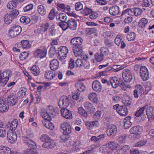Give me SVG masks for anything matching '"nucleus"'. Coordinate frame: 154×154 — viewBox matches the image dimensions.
Here are the masks:
<instances>
[{
  "label": "nucleus",
  "mask_w": 154,
  "mask_h": 154,
  "mask_svg": "<svg viewBox=\"0 0 154 154\" xmlns=\"http://www.w3.org/2000/svg\"><path fill=\"white\" fill-rule=\"evenodd\" d=\"M142 131V128L140 125L133 127L129 130L130 134L128 137L132 140L137 139L140 137Z\"/></svg>",
  "instance_id": "obj_1"
},
{
  "label": "nucleus",
  "mask_w": 154,
  "mask_h": 154,
  "mask_svg": "<svg viewBox=\"0 0 154 154\" xmlns=\"http://www.w3.org/2000/svg\"><path fill=\"white\" fill-rule=\"evenodd\" d=\"M27 136L23 137L24 142L27 145H30L32 146L35 147L36 143L33 141L32 139L33 137V134L29 132H27Z\"/></svg>",
  "instance_id": "obj_2"
},
{
  "label": "nucleus",
  "mask_w": 154,
  "mask_h": 154,
  "mask_svg": "<svg viewBox=\"0 0 154 154\" xmlns=\"http://www.w3.org/2000/svg\"><path fill=\"white\" fill-rule=\"evenodd\" d=\"M117 131L116 126L114 125H111L107 127L106 133L108 136L112 138L115 136Z\"/></svg>",
  "instance_id": "obj_3"
},
{
  "label": "nucleus",
  "mask_w": 154,
  "mask_h": 154,
  "mask_svg": "<svg viewBox=\"0 0 154 154\" xmlns=\"http://www.w3.org/2000/svg\"><path fill=\"white\" fill-rule=\"evenodd\" d=\"M8 100L9 101L8 103L11 106L15 105L18 101V97L16 96L15 91H12L8 97Z\"/></svg>",
  "instance_id": "obj_4"
},
{
  "label": "nucleus",
  "mask_w": 154,
  "mask_h": 154,
  "mask_svg": "<svg viewBox=\"0 0 154 154\" xmlns=\"http://www.w3.org/2000/svg\"><path fill=\"white\" fill-rule=\"evenodd\" d=\"M69 98L66 96H63L60 98L58 106L60 108H66L69 106Z\"/></svg>",
  "instance_id": "obj_5"
},
{
  "label": "nucleus",
  "mask_w": 154,
  "mask_h": 154,
  "mask_svg": "<svg viewBox=\"0 0 154 154\" xmlns=\"http://www.w3.org/2000/svg\"><path fill=\"white\" fill-rule=\"evenodd\" d=\"M122 75L124 80L125 82H130L133 79L132 74L128 69H125L123 70Z\"/></svg>",
  "instance_id": "obj_6"
},
{
  "label": "nucleus",
  "mask_w": 154,
  "mask_h": 154,
  "mask_svg": "<svg viewBox=\"0 0 154 154\" xmlns=\"http://www.w3.org/2000/svg\"><path fill=\"white\" fill-rule=\"evenodd\" d=\"M21 28L20 26H14L9 31V33L11 37H14L19 35L21 32Z\"/></svg>",
  "instance_id": "obj_7"
},
{
  "label": "nucleus",
  "mask_w": 154,
  "mask_h": 154,
  "mask_svg": "<svg viewBox=\"0 0 154 154\" xmlns=\"http://www.w3.org/2000/svg\"><path fill=\"white\" fill-rule=\"evenodd\" d=\"M110 79L111 82V86L113 88H116L119 86V84L121 85H124V83L122 82V79H119L115 76Z\"/></svg>",
  "instance_id": "obj_8"
},
{
  "label": "nucleus",
  "mask_w": 154,
  "mask_h": 154,
  "mask_svg": "<svg viewBox=\"0 0 154 154\" xmlns=\"http://www.w3.org/2000/svg\"><path fill=\"white\" fill-rule=\"evenodd\" d=\"M61 127L63 131V134L69 135L71 133L72 128L70 125L68 123L65 122L61 124Z\"/></svg>",
  "instance_id": "obj_9"
},
{
  "label": "nucleus",
  "mask_w": 154,
  "mask_h": 154,
  "mask_svg": "<svg viewBox=\"0 0 154 154\" xmlns=\"http://www.w3.org/2000/svg\"><path fill=\"white\" fill-rule=\"evenodd\" d=\"M7 138L8 141L11 143L15 142L17 139L16 134L14 131L9 130L7 133Z\"/></svg>",
  "instance_id": "obj_10"
},
{
  "label": "nucleus",
  "mask_w": 154,
  "mask_h": 154,
  "mask_svg": "<svg viewBox=\"0 0 154 154\" xmlns=\"http://www.w3.org/2000/svg\"><path fill=\"white\" fill-rule=\"evenodd\" d=\"M140 75L143 81L148 80L149 78V72L145 66H142L140 67Z\"/></svg>",
  "instance_id": "obj_11"
},
{
  "label": "nucleus",
  "mask_w": 154,
  "mask_h": 154,
  "mask_svg": "<svg viewBox=\"0 0 154 154\" xmlns=\"http://www.w3.org/2000/svg\"><path fill=\"white\" fill-rule=\"evenodd\" d=\"M68 24L69 29L72 30H75L77 27V21L72 18H69L66 22Z\"/></svg>",
  "instance_id": "obj_12"
},
{
  "label": "nucleus",
  "mask_w": 154,
  "mask_h": 154,
  "mask_svg": "<svg viewBox=\"0 0 154 154\" xmlns=\"http://www.w3.org/2000/svg\"><path fill=\"white\" fill-rule=\"evenodd\" d=\"M38 49L36 50L34 53L35 56L41 59L45 57L47 54V50L46 49Z\"/></svg>",
  "instance_id": "obj_13"
},
{
  "label": "nucleus",
  "mask_w": 154,
  "mask_h": 154,
  "mask_svg": "<svg viewBox=\"0 0 154 154\" xmlns=\"http://www.w3.org/2000/svg\"><path fill=\"white\" fill-rule=\"evenodd\" d=\"M82 39L80 37H77L73 38L70 41L71 45L74 47L79 48V46L82 44Z\"/></svg>",
  "instance_id": "obj_14"
},
{
  "label": "nucleus",
  "mask_w": 154,
  "mask_h": 154,
  "mask_svg": "<svg viewBox=\"0 0 154 154\" xmlns=\"http://www.w3.org/2000/svg\"><path fill=\"white\" fill-rule=\"evenodd\" d=\"M62 116L65 118L70 119L72 118V115L71 112L66 108H62L60 110Z\"/></svg>",
  "instance_id": "obj_15"
},
{
  "label": "nucleus",
  "mask_w": 154,
  "mask_h": 154,
  "mask_svg": "<svg viewBox=\"0 0 154 154\" xmlns=\"http://www.w3.org/2000/svg\"><path fill=\"white\" fill-rule=\"evenodd\" d=\"M92 88L94 91L97 92H100L102 90L101 84L97 80H95L93 82Z\"/></svg>",
  "instance_id": "obj_16"
},
{
  "label": "nucleus",
  "mask_w": 154,
  "mask_h": 154,
  "mask_svg": "<svg viewBox=\"0 0 154 154\" xmlns=\"http://www.w3.org/2000/svg\"><path fill=\"white\" fill-rule=\"evenodd\" d=\"M146 112L148 119L154 118V107L151 106L146 107Z\"/></svg>",
  "instance_id": "obj_17"
},
{
  "label": "nucleus",
  "mask_w": 154,
  "mask_h": 154,
  "mask_svg": "<svg viewBox=\"0 0 154 154\" xmlns=\"http://www.w3.org/2000/svg\"><path fill=\"white\" fill-rule=\"evenodd\" d=\"M9 124L6 125L7 128L10 127L9 130L14 131L18 125V122L17 119H14L12 121L9 122Z\"/></svg>",
  "instance_id": "obj_18"
},
{
  "label": "nucleus",
  "mask_w": 154,
  "mask_h": 154,
  "mask_svg": "<svg viewBox=\"0 0 154 154\" xmlns=\"http://www.w3.org/2000/svg\"><path fill=\"white\" fill-rule=\"evenodd\" d=\"M118 113L121 116H125L128 114V109L125 106H120L118 108Z\"/></svg>",
  "instance_id": "obj_19"
},
{
  "label": "nucleus",
  "mask_w": 154,
  "mask_h": 154,
  "mask_svg": "<svg viewBox=\"0 0 154 154\" xmlns=\"http://www.w3.org/2000/svg\"><path fill=\"white\" fill-rule=\"evenodd\" d=\"M30 148H28L25 151L23 154H38L37 150L36 148V145H35V147L30 146V145H27Z\"/></svg>",
  "instance_id": "obj_20"
},
{
  "label": "nucleus",
  "mask_w": 154,
  "mask_h": 154,
  "mask_svg": "<svg viewBox=\"0 0 154 154\" xmlns=\"http://www.w3.org/2000/svg\"><path fill=\"white\" fill-rule=\"evenodd\" d=\"M110 14L113 16L118 15L119 13V8L117 5L110 7L109 9Z\"/></svg>",
  "instance_id": "obj_21"
},
{
  "label": "nucleus",
  "mask_w": 154,
  "mask_h": 154,
  "mask_svg": "<svg viewBox=\"0 0 154 154\" xmlns=\"http://www.w3.org/2000/svg\"><path fill=\"white\" fill-rule=\"evenodd\" d=\"M68 49H60L59 53L58 54L60 60H63L67 57V54L68 53Z\"/></svg>",
  "instance_id": "obj_22"
},
{
  "label": "nucleus",
  "mask_w": 154,
  "mask_h": 154,
  "mask_svg": "<svg viewBox=\"0 0 154 154\" xmlns=\"http://www.w3.org/2000/svg\"><path fill=\"white\" fill-rule=\"evenodd\" d=\"M59 65V62L57 60L54 59L50 62V68L51 70H55L58 68Z\"/></svg>",
  "instance_id": "obj_23"
},
{
  "label": "nucleus",
  "mask_w": 154,
  "mask_h": 154,
  "mask_svg": "<svg viewBox=\"0 0 154 154\" xmlns=\"http://www.w3.org/2000/svg\"><path fill=\"white\" fill-rule=\"evenodd\" d=\"M42 146L45 148L49 149H53L55 146V144L54 143L51 139L49 140H48L44 143L42 145Z\"/></svg>",
  "instance_id": "obj_24"
},
{
  "label": "nucleus",
  "mask_w": 154,
  "mask_h": 154,
  "mask_svg": "<svg viewBox=\"0 0 154 154\" xmlns=\"http://www.w3.org/2000/svg\"><path fill=\"white\" fill-rule=\"evenodd\" d=\"M120 36H117L115 39V42L116 44L118 46H120L121 48H125L126 45L123 41H122L120 38Z\"/></svg>",
  "instance_id": "obj_25"
},
{
  "label": "nucleus",
  "mask_w": 154,
  "mask_h": 154,
  "mask_svg": "<svg viewBox=\"0 0 154 154\" xmlns=\"http://www.w3.org/2000/svg\"><path fill=\"white\" fill-rule=\"evenodd\" d=\"M17 45H21L23 48H30L31 47V45L29 41L26 40H22L20 43H19Z\"/></svg>",
  "instance_id": "obj_26"
},
{
  "label": "nucleus",
  "mask_w": 154,
  "mask_h": 154,
  "mask_svg": "<svg viewBox=\"0 0 154 154\" xmlns=\"http://www.w3.org/2000/svg\"><path fill=\"white\" fill-rule=\"evenodd\" d=\"M12 151L8 147L5 146H0V153L2 154H11Z\"/></svg>",
  "instance_id": "obj_27"
},
{
  "label": "nucleus",
  "mask_w": 154,
  "mask_h": 154,
  "mask_svg": "<svg viewBox=\"0 0 154 154\" xmlns=\"http://www.w3.org/2000/svg\"><path fill=\"white\" fill-rule=\"evenodd\" d=\"M89 100L92 103H95L97 102L98 98L96 94L95 93H90L88 96Z\"/></svg>",
  "instance_id": "obj_28"
},
{
  "label": "nucleus",
  "mask_w": 154,
  "mask_h": 154,
  "mask_svg": "<svg viewBox=\"0 0 154 154\" xmlns=\"http://www.w3.org/2000/svg\"><path fill=\"white\" fill-rule=\"evenodd\" d=\"M107 150L111 149V150H114L118 146V144L114 142H110L106 144Z\"/></svg>",
  "instance_id": "obj_29"
},
{
  "label": "nucleus",
  "mask_w": 154,
  "mask_h": 154,
  "mask_svg": "<svg viewBox=\"0 0 154 154\" xmlns=\"http://www.w3.org/2000/svg\"><path fill=\"white\" fill-rule=\"evenodd\" d=\"M75 86L77 90L80 92L84 91L86 88L85 85L80 81H79V82L75 84Z\"/></svg>",
  "instance_id": "obj_30"
},
{
  "label": "nucleus",
  "mask_w": 154,
  "mask_h": 154,
  "mask_svg": "<svg viewBox=\"0 0 154 154\" xmlns=\"http://www.w3.org/2000/svg\"><path fill=\"white\" fill-rule=\"evenodd\" d=\"M78 113L82 117L83 119H86L88 116L87 112L82 107L79 108Z\"/></svg>",
  "instance_id": "obj_31"
},
{
  "label": "nucleus",
  "mask_w": 154,
  "mask_h": 154,
  "mask_svg": "<svg viewBox=\"0 0 154 154\" xmlns=\"http://www.w3.org/2000/svg\"><path fill=\"white\" fill-rule=\"evenodd\" d=\"M147 106V105H145L143 106L140 108L136 112L135 116L137 117H140L143 114L144 110Z\"/></svg>",
  "instance_id": "obj_32"
},
{
  "label": "nucleus",
  "mask_w": 154,
  "mask_h": 154,
  "mask_svg": "<svg viewBox=\"0 0 154 154\" xmlns=\"http://www.w3.org/2000/svg\"><path fill=\"white\" fill-rule=\"evenodd\" d=\"M10 73V72L9 71H4L2 74V78L4 79V82L5 83V85L9 79Z\"/></svg>",
  "instance_id": "obj_33"
},
{
  "label": "nucleus",
  "mask_w": 154,
  "mask_h": 154,
  "mask_svg": "<svg viewBox=\"0 0 154 154\" xmlns=\"http://www.w3.org/2000/svg\"><path fill=\"white\" fill-rule=\"evenodd\" d=\"M46 78L50 81L53 79L56 75L54 73L53 74V72L49 71H47L45 74Z\"/></svg>",
  "instance_id": "obj_34"
},
{
  "label": "nucleus",
  "mask_w": 154,
  "mask_h": 154,
  "mask_svg": "<svg viewBox=\"0 0 154 154\" xmlns=\"http://www.w3.org/2000/svg\"><path fill=\"white\" fill-rule=\"evenodd\" d=\"M131 10L132 15H134L136 16L140 15L143 12V11L141 9L138 8H132Z\"/></svg>",
  "instance_id": "obj_35"
},
{
  "label": "nucleus",
  "mask_w": 154,
  "mask_h": 154,
  "mask_svg": "<svg viewBox=\"0 0 154 154\" xmlns=\"http://www.w3.org/2000/svg\"><path fill=\"white\" fill-rule=\"evenodd\" d=\"M4 18L5 23L7 24H9L11 23L13 19L10 15L9 14H7L5 15Z\"/></svg>",
  "instance_id": "obj_36"
},
{
  "label": "nucleus",
  "mask_w": 154,
  "mask_h": 154,
  "mask_svg": "<svg viewBox=\"0 0 154 154\" xmlns=\"http://www.w3.org/2000/svg\"><path fill=\"white\" fill-rule=\"evenodd\" d=\"M143 88L140 85H137L134 87V91L137 92L139 94H142L144 93Z\"/></svg>",
  "instance_id": "obj_37"
},
{
  "label": "nucleus",
  "mask_w": 154,
  "mask_h": 154,
  "mask_svg": "<svg viewBox=\"0 0 154 154\" xmlns=\"http://www.w3.org/2000/svg\"><path fill=\"white\" fill-rule=\"evenodd\" d=\"M147 20L145 18H143L139 22L138 26L139 28L141 29L144 28L147 24Z\"/></svg>",
  "instance_id": "obj_38"
},
{
  "label": "nucleus",
  "mask_w": 154,
  "mask_h": 154,
  "mask_svg": "<svg viewBox=\"0 0 154 154\" xmlns=\"http://www.w3.org/2000/svg\"><path fill=\"white\" fill-rule=\"evenodd\" d=\"M84 106L85 109L88 110H95L94 107L92 105V104L88 102H86L84 103Z\"/></svg>",
  "instance_id": "obj_39"
},
{
  "label": "nucleus",
  "mask_w": 154,
  "mask_h": 154,
  "mask_svg": "<svg viewBox=\"0 0 154 154\" xmlns=\"http://www.w3.org/2000/svg\"><path fill=\"white\" fill-rule=\"evenodd\" d=\"M32 73L35 76H37L40 73L39 67L36 66H33L30 69Z\"/></svg>",
  "instance_id": "obj_40"
},
{
  "label": "nucleus",
  "mask_w": 154,
  "mask_h": 154,
  "mask_svg": "<svg viewBox=\"0 0 154 154\" xmlns=\"http://www.w3.org/2000/svg\"><path fill=\"white\" fill-rule=\"evenodd\" d=\"M38 11L42 16H44L46 14V9L42 5H39L38 6Z\"/></svg>",
  "instance_id": "obj_41"
},
{
  "label": "nucleus",
  "mask_w": 154,
  "mask_h": 154,
  "mask_svg": "<svg viewBox=\"0 0 154 154\" xmlns=\"http://www.w3.org/2000/svg\"><path fill=\"white\" fill-rule=\"evenodd\" d=\"M41 114L42 117L44 119L48 120H51V118L50 114L47 111H42Z\"/></svg>",
  "instance_id": "obj_42"
},
{
  "label": "nucleus",
  "mask_w": 154,
  "mask_h": 154,
  "mask_svg": "<svg viewBox=\"0 0 154 154\" xmlns=\"http://www.w3.org/2000/svg\"><path fill=\"white\" fill-rule=\"evenodd\" d=\"M9 108L8 106L5 103H0V112H6Z\"/></svg>",
  "instance_id": "obj_43"
},
{
  "label": "nucleus",
  "mask_w": 154,
  "mask_h": 154,
  "mask_svg": "<svg viewBox=\"0 0 154 154\" xmlns=\"http://www.w3.org/2000/svg\"><path fill=\"white\" fill-rule=\"evenodd\" d=\"M57 18L61 22H66V21L67 16L64 13H60L57 16Z\"/></svg>",
  "instance_id": "obj_44"
},
{
  "label": "nucleus",
  "mask_w": 154,
  "mask_h": 154,
  "mask_svg": "<svg viewBox=\"0 0 154 154\" xmlns=\"http://www.w3.org/2000/svg\"><path fill=\"white\" fill-rule=\"evenodd\" d=\"M59 50H56V49H50L49 54L50 57H53L54 56H57L59 53Z\"/></svg>",
  "instance_id": "obj_45"
},
{
  "label": "nucleus",
  "mask_w": 154,
  "mask_h": 154,
  "mask_svg": "<svg viewBox=\"0 0 154 154\" xmlns=\"http://www.w3.org/2000/svg\"><path fill=\"white\" fill-rule=\"evenodd\" d=\"M73 53L75 56L78 57L79 56H82L83 55L82 49H72Z\"/></svg>",
  "instance_id": "obj_46"
},
{
  "label": "nucleus",
  "mask_w": 154,
  "mask_h": 154,
  "mask_svg": "<svg viewBox=\"0 0 154 154\" xmlns=\"http://www.w3.org/2000/svg\"><path fill=\"white\" fill-rule=\"evenodd\" d=\"M94 57L95 60L97 62H100L102 61L104 57V55L102 54L101 53L99 54L97 53L94 55Z\"/></svg>",
  "instance_id": "obj_47"
},
{
  "label": "nucleus",
  "mask_w": 154,
  "mask_h": 154,
  "mask_svg": "<svg viewBox=\"0 0 154 154\" xmlns=\"http://www.w3.org/2000/svg\"><path fill=\"white\" fill-rule=\"evenodd\" d=\"M58 42L56 40H53L51 42V45L52 46L51 48H67L65 46H57L58 45Z\"/></svg>",
  "instance_id": "obj_48"
},
{
  "label": "nucleus",
  "mask_w": 154,
  "mask_h": 154,
  "mask_svg": "<svg viewBox=\"0 0 154 154\" xmlns=\"http://www.w3.org/2000/svg\"><path fill=\"white\" fill-rule=\"evenodd\" d=\"M97 30L95 28H88L86 29L85 32L88 35H90L92 34L95 33Z\"/></svg>",
  "instance_id": "obj_49"
},
{
  "label": "nucleus",
  "mask_w": 154,
  "mask_h": 154,
  "mask_svg": "<svg viewBox=\"0 0 154 154\" xmlns=\"http://www.w3.org/2000/svg\"><path fill=\"white\" fill-rule=\"evenodd\" d=\"M135 33L134 32H130L127 35V38L128 41H131L134 40L135 38Z\"/></svg>",
  "instance_id": "obj_50"
},
{
  "label": "nucleus",
  "mask_w": 154,
  "mask_h": 154,
  "mask_svg": "<svg viewBox=\"0 0 154 154\" xmlns=\"http://www.w3.org/2000/svg\"><path fill=\"white\" fill-rule=\"evenodd\" d=\"M67 21L66 22H61V23H59L58 25L63 30L65 31L69 29L67 23H66Z\"/></svg>",
  "instance_id": "obj_51"
},
{
  "label": "nucleus",
  "mask_w": 154,
  "mask_h": 154,
  "mask_svg": "<svg viewBox=\"0 0 154 154\" xmlns=\"http://www.w3.org/2000/svg\"><path fill=\"white\" fill-rule=\"evenodd\" d=\"M92 12V9L86 7L81 11L82 13L85 15H88Z\"/></svg>",
  "instance_id": "obj_52"
},
{
  "label": "nucleus",
  "mask_w": 154,
  "mask_h": 154,
  "mask_svg": "<svg viewBox=\"0 0 154 154\" xmlns=\"http://www.w3.org/2000/svg\"><path fill=\"white\" fill-rule=\"evenodd\" d=\"M17 3L14 1L9 2L8 4L7 7L8 8L11 9L16 7Z\"/></svg>",
  "instance_id": "obj_53"
},
{
  "label": "nucleus",
  "mask_w": 154,
  "mask_h": 154,
  "mask_svg": "<svg viewBox=\"0 0 154 154\" xmlns=\"http://www.w3.org/2000/svg\"><path fill=\"white\" fill-rule=\"evenodd\" d=\"M19 14L18 10L17 9H14L10 11L9 14L13 19L15 18Z\"/></svg>",
  "instance_id": "obj_54"
},
{
  "label": "nucleus",
  "mask_w": 154,
  "mask_h": 154,
  "mask_svg": "<svg viewBox=\"0 0 154 154\" xmlns=\"http://www.w3.org/2000/svg\"><path fill=\"white\" fill-rule=\"evenodd\" d=\"M82 66H83L85 69H88L90 67V64L89 62H88L85 59L82 60Z\"/></svg>",
  "instance_id": "obj_55"
},
{
  "label": "nucleus",
  "mask_w": 154,
  "mask_h": 154,
  "mask_svg": "<svg viewBox=\"0 0 154 154\" xmlns=\"http://www.w3.org/2000/svg\"><path fill=\"white\" fill-rule=\"evenodd\" d=\"M29 54L26 51L22 52L20 55V58L21 60H23L26 59Z\"/></svg>",
  "instance_id": "obj_56"
},
{
  "label": "nucleus",
  "mask_w": 154,
  "mask_h": 154,
  "mask_svg": "<svg viewBox=\"0 0 154 154\" xmlns=\"http://www.w3.org/2000/svg\"><path fill=\"white\" fill-rule=\"evenodd\" d=\"M49 26V24L48 23H46L42 24L41 26V29L42 31L45 32L47 31Z\"/></svg>",
  "instance_id": "obj_57"
},
{
  "label": "nucleus",
  "mask_w": 154,
  "mask_h": 154,
  "mask_svg": "<svg viewBox=\"0 0 154 154\" xmlns=\"http://www.w3.org/2000/svg\"><path fill=\"white\" fill-rule=\"evenodd\" d=\"M71 137L69 135H66L63 134L60 137L61 139V141L62 142H65L67 141Z\"/></svg>",
  "instance_id": "obj_58"
},
{
  "label": "nucleus",
  "mask_w": 154,
  "mask_h": 154,
  "mask_svg": "<svg viewBox=\"0 0 154 154\" xmlns=\"http://www.w3.org/2000/svg\"><path fill=\"white\" fill-rule=\"evenodd\" d=\"M132 15L131 9L128 8L123 11L121 15L122 16H123L124 15Z\"/></svg>",
  "instance_id": "obj_59"
},
{
  "label": "nucleus",
  "mask_w": 154,
  "mask_h": 154,
  "mask_svg": "<svg viewBox=\"0 0 154 154\" xmlns=\"http://www.w3.org/2000/svg\"><path fill=\"white\" fill-rule=\"evenodd\" d=\"M102 114L101 111H97L94 114L93 116V118L94 120H98L101 116Z\"/></svg>",
  "instance_id": "obj_60"
},
{
  "label": "nucleus",
  "mask_w": 154,
  "mask_h": 154,
  "mask_svg": "<svg viewBox=\"0 0 154 154\" xmlns=\"http://www.w3.org/2000/svg\"><path fill=\"white\" fill-rule=\"evenodd\" d=\"M56 14H57L55 12L54 9H52L48 15V17L50 20H52L54 18Z\"/></svg>",
  "instance_id": "obj_61"
},
{
  "label": "nucleus",
  "mask_w": 154,
  "mask_h": 154,
  "mask_svg": "<svg viewBox=\"0 0 154 154\" xmlns=\"http://www.w3.org/2000/svg\"><path fill=\"white\" fill-rule=\"evenodd\" d=\"M129 149L130 147L128 145H125L120 150L123 153V154H126L128 152Z\"/></svg>",
  "instance_id": "obj_62"
},
{
  "label": "nucleus",
  "mask_w": 154,
  "mask_h": 154,
  "mask_svg": "<svg viewBox=\"0 0 154 154\" xmlns=\"http://www.w3.org/2000/svg\"><path fill=\"white\" fill-rule=\"evenodd\" d=\"M75 7L76 10L80 11L83 8V6L80 2H78L75 3Z\"/></svg>",
  "instance_id": "obj_63"
},
{
  "label": "nucleus",
  "mask_w": 154,
  "mask_h": 154,
  "mask_svg": "<svg viewBox=\"0 0 154 154\" xmlns=\"http://www.w3.org/2000/svg\"><path fill=\"white\" fill-rule=\"evenodd\" d=\"M38 19V16L36 15H34L31 16L30 19V22L32 23H36Z\"/></svg>",
  "instance_id": "obj_64"
}]
</instances>
